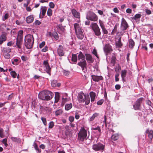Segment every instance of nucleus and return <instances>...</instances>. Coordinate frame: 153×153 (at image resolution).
<instances>
[{
    "label": "nucleus",
    "mask_w": 153,
    "mask_h": 153,
    "mask_svg": "<svg viewBox=\"0 0 153 153\" xmlns=\"http://www.w3.org/2000/svg\"><path fill=\"white\" fill-rule=\"evenodd\" d=\"M53 95V93L50 91L44 90L39 93L38 97L42 100H49L52 99Z\"/></svg>",
    "instance_id": "obj_1"
},
{
    "label": "nucleus",
    "mask_w": 153,
    "mask_h": 153,
    "mask_svg": "<svg viewBox=\"0 0 153 153\" xmlns=\"http://www.w3.org/2000/svg\"><path fill=\"white\" fill-rule=\"evenodd\" d=\"M80 20L79 19L77 21L78 23H75L74 24L75 30L78 38L82 39L84 37V35L81 27V25L80 23Z\"/></svg>",
    "instance_id": "obj_2"
},
{
    "label": "nucleus",
    "mask_w": 153,
    "mask_h": 153,
    "mask_svg": "<svg viewBox=\"0 0 153 153\" xmlns=\"http://www.w3.org/2000/svg\"><path fill=\"white\" fill-rule=\"evenodd\" d=\"M77 98L79 102H85V104L86 105H88L90 102L89 95L85 94L82 92H80L78 94Z\"/></svg>",
    "instance_id": "obj_3"
},
{
    "label": "nucleus",
    "mask_w": 153,
    "mask_h": 153,
    "mask_svg": "<svg viewBox=\"0 0 153 153\" xmlns=\"http://www.w3.org/2000/svg\"><path fill=\"white\" fill-rule=\"evenodd\" d=\"M25 45L27 49H30L32 47L34 39L33 35L28 34L25 37Z\"/></svg>",
    "instance_id": "obj_4"
},
{
    "label": "nucleus",
    "mask_w": 153,
    "mask_h": 153,
    "mask_svg": "<svg viewBox=\"0 0 153 153\" xmlns=\"http://www.w3.org/2000/svg\"><path fill=\"white\" fill-rule=\"evenodd\" d=\"M87 136V131L83 127H81L80 130L78 133V139L82 141H83L86 138Z\"/></svg>",
    "instance_id": "obj_5"
},
{
    "label": "nucleus",
    "mask_w": 153,
    "mask_h": 153,
    "mask_svg": "<svg viewBox=\"0 0 153 153\" xmlns=\"http://www.w3.org/2000/svg\"><path fill=\"white\" fill-rule=\"evenodd\" d=\"M105 146L104 144L100 143L94 144L92 146V149L96 151H100L102 152L104 150Z\"/></svg>",
    "instance_id": "obj_6"
},
{
    "label": "nucleus",
    "mask_w": 153,
    "mask_h": 153,
    "mask_svg": "<svg viewBox=\"0 0 153 153\" xmlns=\"http://www.w3.org/2000/svg\"><path fill=\"white\" fill-rule=\"evenodd\" d=\"M86 19L91 21L95 22L97 20L98 17L94 13L89 11L87 14Z\"/></svg>",
    "instance_id": "obj_7"
},
{
    "label": "nucleus",
    "mask_w": 153,
    "mask_h": 153,
    "mask_svg": "<svg viewBox=\"0 0 153 153\" xmlns=\"http://www.w3.org/2000/svg\"><path fill=\"white\" fill-rule=\"evenodd\" d=\"M143 98H140L136 101L135 104L133 105V108L135 110H138L140 109V104L142 103Z\"/></svg>",
    "instance_id": "obj_8"
},
{
    "label": "nucleus",
    "mask_w": 153,
    "mask_h": 153,
    "mask_svg": "<svg viewBox=\"0 0 153 153\" xmlns=\"http://www.w3.org/2000/svg\"><path fill=\"white\" fill-rule=\"evenodd\" d=\"M78 65L82 68V70L85 72L86 71V61L84 60L80 61L78 63Z\"/></svg>",
    "instance_id": "obj_9"
},
{
    "label": "nucleus",
    "mask_w": 153,
    "mask_h": 153,
    "mask_svg": "<svg viewBox=\"0 0 153 153\" xmlns=\"http://www.w3.org/2000/svg\"><path fill=\"white\" fill-rule=\"evenodd\" d=\"M128 27V25L123 18L122 19L121 23V29L122 30H126Z\"/></svg>",
    "instance_id": "obj_10"
},
{
    "label": "nucleus",
    "mask_w": 153,
    "mask_h": 153,
    "mask_svg": "<svg viewBox=\"0 0 153 153\" xmlns=\"http://www.w3.org/2000/svg\"><path fill=\"white\" fill-rule=\"evenodd\" d=\"M63 48L62 45H59L57 49V53L58 55L60 56H63L64 54V53L63 50Z\"/></svg>",
    "instance_id": "obj_11"
},
{
    "label": "nucleus",
    "mask_w": 153,
    "mask_h": 153,
    "mask_svg": "<svg viewBox=\"0 0 153 153\" xmlns=\"http://www.w3.org/2000/svg\"><path fill=\"white\" fill-rule=\"evenodd\" d=\"M43 65L45 68V71L47 73L50 72L51 68L47 60H45L44 61Z\"/></svg>",
    "instance_id": "obj_12"
},
{
    "label": "nucleus",
    "mask_w": 153,
    "mask_h": 153,
    "mask_svg": "<svg viewBox=\"0 0 153 153\" xmlns=\"http://www.w3.org/2000/svg\"><path fill=\"white\" fill-rule=\"evenodd\" d=\"M104 50L106 54H108L112 51L111 46L108 44L106 45Z\"/></svg>",
    "instance_id": "obj_13"
},
{
    "label": "nucleus",
    "mask_w": 153,
    "mask_h": 153,
    "mask_svg": "<svg viewBox=\"0 0 153 153\" xmlns=\"http://www.w3.org/2000/svg\"><path fill=\"white\" fill-rule=\"evenodd\" d=\"M71 12L73 16L76 18L79 19L80 18V13L77 12L75 9H71Z\"/></svg>",
    "instance_id": "obj_14"
},
{
    "label": "nucleus",
    "mask_w": 153,
    "mask_h": 153,
    "mask_svg": "<svg viewBox=\"0 0 153 153\" xmlns=\"http://www.w3.org/2000/svg\"><path fill=\"white\" fill-rule=\"evenodd\" d=\"M86 59L88 63H92L94 61V59L91 55L90 54H86Z\"/></svg>",
    "instance_id": "obj_15"
},
{
    "label": "nucleus",
    "mask_w": 153,
    "mask_h": 153,
    "mask_svg": "<svg viewBox=\"0 0 153 153\" xmlns=\"http://www.w3.org/2000/svg\"><path fill=\"white\" fill-rule=\"evenodd\" d=\"M92 76L93 80L96 82H98L100 80H102L103 79L102 76L92 75Z\"/></svg>",
    "instance_id": "obj_16"
},
{
    "label": "nucleus",
    "mask_w": 153,
    "mask_h": 153,
    "mask_svg": "<svg viewBox=\"0 0 153 153\" xmlns=\"http://www.w3.org/2000/svg\"><path fill=\"white\" fill-rule=\"evenodd\" d=\"M34 20L33 15H31L27 16L26 18V21L27 23H30L32 22Z\"/></svg>",
    "instance_id": "obj_17"
},
{
    "label": "nucleus",
    "mask_w": 153,
    "mask_h": 153,
    "mask_svg": "<svg viewBox=\"0 0 153 153\" xmlns=\"http://www.w3.org/2000/svg\"><path fill=\"white\" fill-rule=\"evenodd\" d=\"M7 39V37L4 34H2L0 36V45L2 44Z\"/></svg>",
    "instance_id": "obj_18"
},
{
    "label": "nucleus",
    "mask_w": 153,
    "mask_h": 153,
    "mask_svg": "<svg viewBox=\"0 0 153 153\" xmlns=\"http://www.w3.org/2000/svg\"><path fill=\"white\" fill-rule=\"evenodd\" d=\"M22 40L16 39V45L17 48L20 49L21 48V46L22 44Z\"/></svg>",
    "instance_id": "obj_19"
},
{
    "label": "nucleus",
    "mask_w": 153,
    "mask_h": 153,
    "mask_svg": "<svg viewBox=\"0 0 153 153\" xmlns=\"http://www.w3.org/2000/svg\"><path fill=\"white\" fill-rule=\"evenodd\" d=\"M91 129L94 131L97 130L98 131L97 132H95V131H93L94 133H96L97 134L99 135L101 133V130L100 127L99 126H97L95 127H93L91 128Z\"/></svg>",
    "instance_id": "obj_20"
},
{
    "label": "nucleus",
    "mask_w": 153,
    "mask_h": 153,
    "mask_svg": "<svg viewBox=\"0 0 153 153\" xmlns=\"http://www.w3.org/2000/svg\"><path fill=\"white\" fill-rule=\"evenodd\" d=\"M89 95L91 97V102H94L96 96V94L94 92L91 91Z\"/></svg>",
    "instance_id": "obj_21"
},
{
    "label": "nucleus",
    "mask_w": 153,
    "mask_h": 153,
    "mask_svg": "<svg viewBox=\"0 0 153 153\" xmlns=\"http://www.w3.org/2000/svg\"><path fill=\"white\" fill-rule=\"evenodd\" d=\"M127 73V71L126 70H123L121 71V76L123 81H125L126 76Z\"/></svg>",
    "instance_id": "obj_22"
},
{
    "label": "nucleus",
    "mask_w": 153,
    "mask_h": 153,
    "mask_svg": "<svg viewBox=\"0 0 153 153\" xmlns=\"http://www.w3.org/2000/svg\"><path fill=\"white\" fill-rule=\"evenodd\" d=\"M146 133L148 134L149 138L151 140L153 136V131L152 130L147 129L146 131Z\"/></svg>",
    "instance_id": "obj_23"
},
{
    "label": "nucleus",
    "mask_w": 153,
    "mask_h": 153,
    "mask_svg": "<svg viewBox=\"0 0 153 153\" xmlns=\"http://www.w3.org/2000/svg\"><path fill=\"white\" fill-rule=\"evenodd\" d=\"M23 31L22 30H19L18 33V36L16 39L22 40Z\"/></svg>",
    "instance_id": "obj_24"
},
{
    "label": "nucleus",
    "mask_w": 153,
    "mask_h": 153,
    "mask_svg": "<svg viewBox=\"0 0 153 153\" xmlns=\"http://www.w3.org/2000/svg\"><path fill=\"white\" fill-rule=\"evenodd\" d=\"M90 27H91L93 30L99 28L97 24L94 22H92L91 23Z\"/></svg>",
    "instance_id": "obj_25"
},
{
    "label": "nucleus",
    "mask_w": 153,
    "mask_h": 153,
    "mask_svg": "<svg viewBox=\"0 0 153 153\" xmlns=\"http://www.w3.org/2000/svg\"><path fill=\"white\" fill-rule=\"evenodd\" d=\"M78 59L79 60L82 61L85 60L84 55L81 53L80 52L78 56Z\"/></svg>",
    "instance_id": "obj_26"
},
{
    "label": "nucleus",
    "mask_w": 153,
    "mask_h": 153,
    "mask_svg": "<svg viewBox=\"0 0 153 153\" xmlns=\"http://www.w3.org/2000/svg\"><path fill=\"white\" fill-rule=\"evenodd\" d=\"M72 107V103L66 104L65 106V110L68 111L70 110Z\"/></svg>",
    "instance_id": "obj_27"
},
{
    "label": "nucleus",
    "mask_w": 153,
    "mask_h": 153,
    "mask_svg": "<svg viewBox=\"0 0 153 153\" xmlns=\"http://www.w3.org/2000/svg\"><path fill=\"white\" fill-rule=\"evenodd\" d=\"M12 64L14 65H18L19 63V59H14L12 60Z\"/></svg>",
    "instance_id": "obj_28"
},
{
    "label": "nucleus",
    "mask_w": 153,
    "mask_h": 153,
    "mask_svg": "<svg viewBox=\"0 0 153 153\" xmlns=\"http://www.w3.org/2000/svg\"><path fill=\"white\" fill-rule=\"evenodd\" d=\"M134 45V41L132 39H130L129 42V48H133Z\"/></svg>",
    "instance_id": "obj_29"
},
{
    "label": "nucleus",
    "mask_w": 153,
    "mask_h": 153,
    "mask_svg": "<svg viewBox=\"0 0 153 153\" xmlns=\"http://www.w3.org/2000/svg\"><path fill=\"white\" fill-rule=\"evenodd\" d=\"M3 53H9L11 51V49L9 48H3L2 51Z\"/></svg>",
    "instance_id": "obj_30"
},
{
    "label": "nucleus",
    "mask_w": 153,
    "mask_h": 153,
    "mask_svg": "<svg viewBox=\"0 0 153 153\" xmlns=\"http://www.w3.org/2000/svg\"><path fill=\"white\" fill-rule=\"evenodd\" d=\"M99 115V114L98 113H95L92 116H91L89 119V120L90 121H93L95 118L97 117Z\"/></svg>",
    "instance_id": "obj_31"
},
{
    "label": "nucleus",
    "mask_w": 153,
    "mask_h": 153,
    "mask_svg": "<svg viewBox=\"0 0 153 153\" xmlns=\"http://www.w3.org/2000/svg\"><path fill=\"white\" fill-rule=\"evenodd\" d=\"M118 138L119 135L117 134H114L111 136V139L114 141L117 140Z\"/></svg>",
    "instance_id": "obj_32"
},
{
    "label": "nucleus",
    "mask_w": 153,
    "mask_h": 153,
    "mask_svg": "<svg viewBox=\"0 0 153 153\" xmlns=\"http://www.w3.org/2000/svg\"><path fill=\"white\" fill-rule=\"evenodd\" d=\"M95 33V35L98 36L100 35L101 33L99 28L93 30Z\"/></svg>",
    "instance_id": "obj_33"
},
{
    "label": "nucleus",
    "mask_w": 153,
    "mask_h": 153,
    "mask_svg": "<svg viewBox=\"0 0 153 153\" xmlns=\"http://www.w3.org/2000/svg\"><path fill=\"white\" fill-rule=\"evenodd\" d=\"M59 95L58 93H56L55 96V102H57L59 100Z\"/></svg>",
    "instance_id": "obj_34"
},
{
    "label": "nucleus",
    "mask_w": 153,
    "mask_h": 153,
    "mask_svg": "<svg viewBox=\"0 0 153 153\" xmlns=\"http://www.w3.org/2000/svg\"><path fill=\"white\" fill-rule=\"evenodd\" d=\"M47 8L45 7H42V8L41 9V12L42 13V14L43 16L45 15L47 10Z\"/></svg>",
    "instance_id": "obj_35"
},
{
    "label": "nucleus",
    "mask_w": 153,
    "mask_h": 153,
    "mask_svg": "<svg viewBox=\"0 0 153 153\" xmlns=\"http://www.w3.org/2000/svg\"><path fill=\"white\" fill-rule=\"evenodd\" d=\"M62 113V111L61 109L57 110L55 112V114L56 116H58L60 115Z\"/></svg>",
    "instance_id": "obj_36"
},
{
    "label": "nucleus",
    "mask_w": 153,
    "mask_h": 153,
    "mask_svg": "<svg viewBox=\"0 0 153 153\" xmlns=\"http://www.w3.org/2000/svg\"><path fill=\"white\" fill-rule=\"evenodd\" d=\"M72 61L74 62H76L77 60V56L75 54H72L71 59Z\"/></svg>",
    "instance_id": "obj_37"
},
{
    "label": "nucleus",
    "mask_w": 153,
    "mask_h": 153,
    "mask_svg": "<svg viewBox=\"0 0 153 153\" xmlns=\"http://www.w3.org/2000/svg\"><path fill=\"white\" fill-rule=\"evenodd\" d=\"M141 16V15L140 14H137L134 16L133 19L134 20H136L140 19Z\"/></svg>",
    "instance_id": "obj_38"
},
{
    "label": "nucleus",
    "mask_w": 153,
    "mask_h": 153,
    "mask_svg": "<svg viewBox=\"0 0 153 153\" xmlns=\"http://www.w3.org/2000/svg\"><path fill=\"white\" fill-rule=\"evenodd\" d=\"M116 45L118 47H121L122 45V44L121 42L120 39H119L118 41L116 42Z\"/></svg>",
    "instance_id": "obj_39"
},
{
    "label": "nucleus",
    "mask_w": 153,
    "mask_h": 153,
    "mask_svg": "<svg viewBox=\"0 0 153 153\" xmlns=\"http://www.w3.org/2000/svg\"><path fill=\"white\" fill-rule=\"evenodd\" d=\"M10 74L14 78H16L17 76V74L14 71H11Z\"/></svg>",
    "instance_id": "obj_40"
},
{
    "label": "nucleus",
    "mask_w": 153,
    "mask_h": 153,
    "mask_svg": "<svg viewBox=\"0 0 153 153\" xmlns=\"http://www.w3.org/2000/svg\"><path fill=\"white\" fill-rule=\"evenodd\" d=\"M5 58L8 59L10 58V55L8 53H3Z\"/></svg>",
    "instance_id": "obj_41"
},
{
    "label": "nucleus",
    "mask_w": 153,
    "mask_h": 153,
    "mask_svg": "<svg viewBox=\"0 0 153 153\" xmlns=\"http://www.w3.org/2000/svg\"><path fill=\"white\" fill-rule=\"evenodd\" d=\"M47 14L49 16H51L52 15V10L50 8H49L47 12Z\"/></svg>",
    "instance_id": "obj_42"
},
{
    "label": "nucleus",
    "mask_w": 153,
    "mask_h": 153,
    "mask_svg": "<svg viewBox=\"0 0 153 153\" xmlns=\"http://www.w3.org/2000/svg\"><path fill=\"white\" fill-rule=\"evenodd\" d=\"M92 53L94 54L97 58H99V57L98 56L97 50L96 49H94L92 51Z\"/></svg>",
    "instance_id": "obj_43"
},
{
    "label": "nucleus",
    "mask_w": 153,
    "mask_h": 153,
    "mask_svg": "<svg viewBox=\"0 0 153 153\" xmlns=\"http://www.w3.org/2000/svg\"><path fill=\"white\" fill-rule=\"evenodd\" d=\"M34 146L35 149L37 151V152L38 153H40L41 151L38 148L37 145L36 143H34Z\"/></svg>",
    "instance_id": "obj_44"
},
{
    "label": "nucleus",
    "mask_w": 153,
    "mask_h": 153,
    "mask_svg": "<svg viewBox=\"0 0 153 153\" xmlns=\"http://www.w3.org/2000/svg\"><path fill=\"white\" fill-rule=\"evenodd\" d=\"M51 85L53 87H55L56 86V80H53L51 82Z\"/></svg>",
    "instance_id": "obj_45"
},
{
    "label": "nucleus",
    "mask_w": 153,
    "mask_h": 153,
    "mask_svg": "<svg viewBox=\"0 0 153 153\" xmlns=\"http://www.w3.org/2000/svg\"><path fill=\"white\" fill-rule=\"evenodd\" d=\"M41 119L42 120V122L43 123V124L45 125H46L47 124V122H46V119L43 117H42L41 118Z\"/></svg>",
    "instance_id": "obj_46"
},
{
    "label": "nucleus",
    "mask_w": 153,
    "mask_h": 153,
    "mask_svg": "<svg viewBox=\"0 0 153 153\" xmlns=\"http://www.w3.org/2000/svg\"><path fill=\"white\" fill-rule=\"evenodd\" d=\"M7 138H4L3 139L1 142L4 144L6 147L7 146Z\"/></svg>",
    "instance_id": "obj_47"
},
{
    "label": "nucleus",
    "mask_w": 153,
    "mask_h": 153,
    "mask_svg": "<svg viewBox=\"0 0 153 153\" xmlns=\"http://www.w3.org/2000/svg\"><path fill=\"white\" fill-rule=\"evenodd\" d=\"M99 21L100 26L101 27V28L105 27V26L103 22L100 20H99Z\"/></svg>",
    "instance_id": "obj_48"
},
{
    "label": "nucleus",
    "mask_w": 153,
    "mask_h": 153,
    "mask_svg": "<svg viewBox=\"0 0 153 153\" xmlns=\"http://www.w3.org/2000/svg\"><path fill=\"white\" fill-rule=\"evenodd\" d=\"M11 139L12 141L16 142H18L19 141V139L15 137H11Z\"/></svg>",
    "instance_id": "obj_49"
},
{
    "label": "nucleus",
    "mask_w": 153,
    "mask_h": 153,
    "mask_svg": "<svg viewBox=\"0 0 153 153\" xmlns=\"http://www.w3.org/2000/svg\"><path fill=\"white\" fill-rule=\"evenodd\" d=\"M104 100L103 99H101L99 101H98L97 102V104L98 105H101L103 102Z\"/></svg>",
    "instance_id": "obj_50"
},
{
    "label": "nucleus",
    "mask_w": 153,
    "mask_h": 153,
    "mask_svg": "<svg viewBox=\"0 0 153 153\" xmlns=\"http://www.w3.org/2000/svg\"><path fill=\"white\" fill-rule=\"evenodd\" d=\"M116 57L115 56H112L111 58V62L114 65L115 63Z\"/></svg>",
    "instance_id": "obj_51"
},
{
    "label": "nucleus",
    "mask_w": 153,
    "mask_h": 153,
    "mask_svg": "<svg viewBox=\"0 0 153 153\" xmlns=\"http://www.w3.org/2000/svg\"><path fill=\"white\" fill-rule=\"evenodd\" d=\"M103 33L104 34H106L108 33V32L105 28V27L102 28Z\"/></svg>",
    "instance_id": "obj_52"
},
{
    "label": "nucleus",
    "mask_w": 153,
    "mask_h": 153,
    "mask_svg": "<svg viewBox=\"0 0 153 153\" xmlns=\"http://www.w3.org/2000/svg\"><path fill=\"white\" fill-rule=\"evenodd\" d=\"M54 126V123L53 122H51L49 124V128H52Z\"/></svg>",
    "instance_id": "obj_53"
},
{
    "label": "nucleus",
    "mask_w": 153,
    "mask_h": 153,
    "mask_svg": "<svg viewBox=\"0 0 153 153\" xmlns=\"http://www.w3.org/2000/svg\"><path fill=\"white\" fill-rule=\"evenodd\" d=\"M49 6L51 8H53L55 7V4L53 2H50L49 3Z\"/></svg>",
    "instance_id": "obj_54"
},
{
    "label": "nucleus",
    "mask_w": 153,
    "mask_h": 153,
    "mask_svg": "<svg viewBox=\"0 0 153 153\" xmlns=\"http://www.w3.org/2000/svg\"><path fill=\"white\" fill-rule=\"evenodd\" d=\"M45 45V42L43 41L41 43H40L39 45V47L40 48H42Z\"/></svg>",
    "instance_id": "obj_55"
},
{
    "label": "nucleus",
    "mask_w": 153,
    "mask_h": 153,
    "mask_svg": "<svg viewBox=\"0 0 153 153\" xmlns=\"http://www.w3.org/2000/svg\"><path fill=\"white\" fill-rule=\"evenodd\" d=\"M119 75L118 74H116L115 75V81L116 82H118L119 80Z\"/></svg>",
    "instance_id": "obj_56"
},
{
    "label": "nucleus",
    "mask_w": 153,
    "mask_h": 153,
    "mask_svg": "<svg viewBox=\"0 0 153 153\" xmlns=\"http://www.w3.org/2000/svg\"><path fill=\"white\" fill-rule=\"evenodd\" d=\"M74 117L72 116H70L69 117V120L71 122H72L74 120Z\"/></svg>",
    "instance_id": "obj_57"
},
{
    "label": "nucleus",
    "mask_w": 153,
    "mask_h": 153,
    "mask_svg": "<svg viewBox=\"0 0 153 153\" xmlns=\"http://www.w3.org/2000/svg\"><path fill=\"white\" fill-rule=\"evenodd\" d=\"M145 10L146 13L148 15L152 13L151 11L148 9H146Z\"/></svg>",
    "instance_id": "obj_58"
},
{
    "label": "nucleus",
    "mask_w": 153,
    "mask_h": 153,
    "mask_svg": "<svg viewBox=\"0 0 153 153\" xmlns=\"http://www.w3.org/2000/svg\"><path fill=\"white\" fill-rule=\"evenodd\" d=\"M21 59L23 61H25L27 59V57L24 56H21Z\"/></svg>",
    "instance_id": "obj_59"
},
{
    "label": "nucleus",
    "mask_w": 153,
    "mask_h": 153,
    "mask_svg": "<svg viewBox=\"0 0 153 153\" xmlns=\"http://www.w3.org/2000/svg\"><path fill=\"white\" fill-rule=\"evenodd\" d=\"M54 38L56 40H58L59 39V37L57 33H54L53 35Z\"/></svg>",
    "instance_id": "obj_60"
},
{
    "label": "nucleus",
    "mask_w": 153,
    "mask_h": 153,
    "mask_svg": "<svg viewBox=\"0 0 153 153\" xmlns=\"http://www.w3.org/2000/svg\"><path fill=\"white\" fill-rule=\"evenodd\" d=\"M48 47L47 46H45L42 49V51L43 52H45L48 50Z\"/></svg>",
    "instance_id": "obj_61"
},
{
    "label": "nucleus",
    "mask_w": 153,
    "mask_h": 153,
    "mask_svg": "<svg viewBox=\"0 0 153 153\" xmlns=\"http://www.w3.org/2000/svg\"><path fill=\"white\" fill-rule=\"evenodd\" d=\"M63 74L65 76H68L69 74V72L68 71L64 70L63 71Z\"/></svg>",
    "instance_id": "obj_62"
},
{
    "label": "nucleus",
    "mask_w": 153,
    "mask_h": 153,
    "mask_svg": "<svg viewBox=\"0 0 153 153\" xmlns=\"http://www.w3.org/2000/svg\"><path fill=\"white\" fill-rule=\"evenodd\" d=\"M41 24V22L38 20L34 22V24L36 25H40Z\"/></svg>",
    "instance_id": "obj_63"
},
{
    "label": "nucleus",
    "mask_w": 153,
    "mask_h": 153,
    "mask_svg": "<svg viewBox=\"0 0 153 153\" xmlns=\"http://www.w3.org/2000/svg\"><path fill=\"white\" fill-rule=\"evenodd\" d=\"M8 17V14L7 13H6L4 16V19H3L4 21L7 19Z\"/></svg>",
    "instance_id": "obj_64"
}]
</instances>
